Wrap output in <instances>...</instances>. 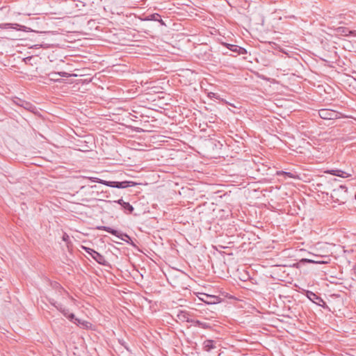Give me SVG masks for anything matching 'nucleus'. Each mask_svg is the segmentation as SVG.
Returning <instances> with one entry per match:
<instances>
[{
	"label": "nucleus",
	"instance_id": "f257e3e1",
	"mask_svg": "<svg viewBox=\"0 0 356 356\" xmlns=\"http://www.w3.org/2000/svg\"><path fill=\"white\" fill-rule=\"evenodd\" d=\"M330 197L334 202L339 204H345L348 197L347 187L340 185L339 187L334 188L330 193Z\"/></svg>",
	"mask_w": 356,
	"mask_h": 356
},
{
	"label": "nucleus",
	"instance_id": "f03ea898",
	"mask_svg": "<svg viewBox=\"0 0 356 356\" xmlns=\"http://www.w3.org/2000/svg\"><path fill=\"white\" fill-rule=\"evenodd\" d=\"M97 229L104 230V231L111 234L112 235L117 236L122 241H124L127 242V243L131 244L132 246L136 247V244L134 243L131 238L125 233H122L118 230L114 229L111 227H106V226L97 227Z\"/></svg>",
	"mask_w": 356,
	"mask_h": 356
},
{
	"label": "nucleus",
	"instance_id": "7ed1b4c3",
	"mask_svg": "<svg viewBox=\"0 0 356 356\" xmlns=\"http://www.w3.org/2000/svg\"><path fill=\"white\" fill-rule=\"evenodd\" d=\"M81 248L84 250L88 254H89L98 264L105 266H108V262L100 253L90 248H88L83 245L81 246Z\"/></svg>",
	"mask_w": 356,
	"mask_h": 356
},
{
	"label": "nucleus",
	"instance_id": "20e7f679",
	"mask_svg": "<svg viewBox=\"0 0 356 356\" xmlns=\"http://www.w3.org/2000/svg\"><path fill=\"white\" fill-rule=\"evenodd\" d=\"M318 115L324 120H334L339 118L341 113L332 109L322 108L318 111Z\"/></svg>",
	"mask_w": 356,
	"mask_h": 356
},
{
	"label": "nucleus",
	"instance_id": "39448f33",
	"mask_svg": "<svg viewBox=\"0 0 356 356\" xmlns=\"http://www.w3.org/2000/svg\"><path fill=\"white\" fill-rule=\"evenodd\" d=\"M137 184L134 181H106L104 183L105 186L117 188H127L128 187H131L136 186Z\"/></svg>",
	"mask_w": 356,
	"mask_h": 356
},
{
	"label": "nucleus",
	"instance_id": "423d86ee",
	"mask_svg": "<svg viewBox=\"0 0 356 356\" xmlns=\"http://www.w3.org/2000/svg\"><path fill=\"white\" fill-rule=\"evenodd\" d=\"M14 102L17 105L31 112H34V111L36 108L35 106L31 102H29L19 98H17L16 100L14 101Z\"/></svg>",
	"mask_w": 356,
	"mask_h": 356
},
{
	"label": "nucleus",
	"instance_id": "0eeeda50",
	"mask_svg": "<svg viewBox=\"0 0 356 356\" xmlns=\"http://www.w3.org/2000/svg\"><path fill=\"white\" fill-rule=\"evenodd\" d=\"M307 297L311 301H312L313 302H314L315 304H316L319 306L324 307V305H325V301L320 296H318V295H316V293H314L312 291H307Z\"/></svg>",
	"mask_w": 356,
	"mask_h": 356
},
{
	"label": "nucleus",
	"instance_id": "6e6552de",
	"mask_svg": "<svg viewBox=\"0 0 356 356\" xmlns=\"http://www.w3.org/2000/svg\"><path fill=\"white\" fill-rule=\"evenodd\" d=\"M191 316L192 314L187 311H179L177 314V318L180 321L193 323L194 319L192 318Z\"/></svg>",
	"mask_w": 356,
	"mask_h": 356
},
{
	"label": "nucleus",
	"instance_id": "1a4fd4ad",
	"mask_svg": "<svg viewBox=\"0 0 356 356\" xmlns=\"http://www.w3.org/2000/svg\"><path fill=\"white\" fill-rule=\"evenodd\" d=\"M224 45L230 51L237 53L238 54H245L247 53V51L245 49L239 47L238 45L228 44V43H224Z\"/></svg>",
	"mask_w": 356,
	"mask_h": 356
},
{
	"label": "nucleus",
	"instance_id": "9d476101",
	"mask_svg": "<svg viewBox=\"0 0 356 356\" xmlns=\"http://www.w3.org/2000/svg\"><path fill=\"white\" fill-rule=\"evenodd\" d=\"M327 173H329L330 175L343 177V178H347L352 176V174L348 172H345L343 170H339V169H335V170H330L326 171Z\"/></svg>",
	"mask_w": 356,
	"mask_h": 356
},
{
	"label": "nucleus",
	"instance_id": "9b49d317",
	"mask_svg": "<svg viewBox=\"0 0 356 356\" xmlns=\"http://www.w3.org/2000/svg\"><path fill=\"white\" fill-rule=\"evenodd\" d=\"M336 31L338 34L341 35L348 36L352 35L355 36L356 35V31H350L346 27H339L336 29Z\"/></svg>",
	"mask_w": 356,
	"mask_h": 356
},
{
	"label": "nucleus",
	"instance_id": "f8f14e48",
	"mask_svg": "<svg viewBox=\"0 0 356 356\" xmlns=\"http://www.w3.org/2000/svg\"><path fill=\"white\" fill-rule=\"evenodd\" d=\"M206 299H202L207 304H216L219 302L220 298L216 296L205 295Z\"/></svg>",
	"mask_w": 356,
	"mask_h": 356
},
{
	"label": "nucleus",
	"instance_id": "ddd939ff",
	"mask_svg": "<svg viewBox=\"0 0 356 356\" xmlns=\"http://www.w3.org/2000/svg\"><path fill=\"white\" fill-rule=\"evenodd\" d=\"M193 324L195 326H197L204 329H210L211 327L209 323L206 322H202L199 320L195 319L193 320Z\"/></svg>",
	"mask_w": 356,
	"mask_h": 356
},
{
	"label": "nucleus",
	"instance_id": "4468645a",
	"mask_svg": "<svg viewBox=\"0 0 356 356\" xmlns=\"http://www.w3.org/2000/svg\"><path fill=\"white\" fill-rule=\"evenodd\" d=\"M67 318L77 325H83V322H82L81 319L76 318L73 313H70L67 316Z\"/></svg>",
	"mask_w": 356,
	"mask_h": 356
},
{
	"label": "nucleus",
	"instance_id": "2eb2a0df",
	"mask_svg": "<svg viewBox=\"0 0 356 356\" xmlns=\"http://www.w3.org/2000/svg\"><path fill=\"white\" fill-rule=\"evenodd\" d=\"M322 264L323 261H316V260H314V259H302L299 261V262L297 264L298 266L299 265H305V264Z\"/></svg>",
	"mask_w": 356,
	"mask_h": 356
},
{
	"label": "nucleus",
	"instance_id": "dca6fc26",
	"mask_svg": "<svg viewBox=\"0 0 356 356\" xmlns=\"http://www.w3.org/2000/svg\"><path fill=\"white\" fill-rule=\"evenodd\" d=\"M215 348V346L213 344V341L212 340H207L204 343V349L206 351H210L211 350Z\"/></svg>",
	"mask_w": 356,
	"mask_h": 356
},
{
	"label": "nucleus",
	"instance_id": "f3484780",
	"mask_svg": "<svg viewBox=\"0 0 356 356\" xmlns=\"http://www.w3.org/2000/svg\"><path fill=\"white\" fill-rule=\"evenodd\" d=\"M122 207L124 211H128L129 213H132L134 211V207L129 202H125L123 203Z\"/></svg>",
	"mask_w": 356,
	"mask_h": 356
},
{
	"label": "nucleus",
	"instance_id": "a211bd4d",
	"mask_svg": "<svg viewBox=\"0 0 356 356\" xmlns=\"http://www.w3.org/2000/svg\"><path fill=\"white\" fill-rule=\"evenodd\" d=\"M161 17L159 13H153L146 17V20L157 21Z\"/></svg>",
	"mask_w": 356,
	"mask_h": 356
},
{
	"label": "nucleus",
	"instance_id": "6ab92c4d",
	"mask_svg": "<svg viewBox=\"0 0 356 356\" xmlns=\"http://www.w3.org/2000/svg\"><path fill=\"white\" fill-rule=\"evenodd\" d=\"M84 178L88 179L89 180H90V181H92L93 182H97V183L102 184H104V183L106 182V180H103V179H101L97 178V177H85Z\"/></svg>",
	"mask_w": 356,
	"mask_h": 356
},
{
	"label": "nucleus",
	"instance_id": "aec40b11",
	"mask_svg": "<svg viewBox=\"0 0 356 356\" xmlns=\"http://www.w3.org/2000/svg\"><path fill=\"white\" fill-rule=\"evenodd\" d=\"M50 75H59L62 77H69L72 76V74L65 72H52L50 74Z\"/></svg>",
	"mask_w": 356,
	"mask_h": 356
},
{
	"label": "nucleus",
	"instance_id": "412c9836",
	"mask_svg": "<svg viewBox=\"0 0 356 356\" xmlns=\"http://www.w3.org/2000/svg\"><path fill=\"white\" fill-rule=\"evenodd\" d=\"M51 304H52L58 310H59L61 313H62V310H63V309H65V307H63V305L60 304V303H58L57 302H50Z\"/></svg>",
	"mask_w": 356,
	"mask_h": 356
},
{
	"label": "nucleus",
	"instance_id": "4be33fe9",
	"mask_svg": "<svg viewBox=\"0 0 356 356\" xmlns=\"http://www.w3.org/2000/svg\"><path fill=\"white\" fill-rule=\"evenodd\" d=\"M209 97L211 98V99H218L220 98V95L217 93H214V92H210L209 94Z\"/></svg>",
	"mask_w": 356,
	"mask_h": 356
},
{
	"label": "nucleus",
	"instance_id": "5701e85b",
	"mask_svg": "<svg viewBox=\"0 0 356 356\" xmlns=\"http://www.w3.org/2000/svg\"><path fill=\"white\" fill-rule=\"evenodd\" d=\"M19 26V24H5V26L6 27H10V28H13V29H17L16 26Z\"/></svg>",
	"mask_w": 356,
	"mask_h": 356
},
{
	"label": "nucleus",
	"instance_id": "b1692460",
	"mask_svg": "<svg viewBox=\"0 0 356 356\" xmlns=\"http://www.w3.org/2000/svg\"><path fill=\"white\" fill-rule=\"evenodd\" d=\"M62 314L67 318V316H68L70 313L69 312V309H63V310H62Z\"/></svg>",
	"mask_w": 356,
	"mask_h": 356
},
{
	"label": "nucleus",
	"instance_id": "393cba45",
	"mask_svg": "<svg viewBox=\"0 0 356 356\" xmlns=\"http://www.w3.org/2000/svg\"><path fill=\"white\" fill-rule=\"evenodd\" d=\"M115 202L122 207L123 205V203H124L125 202H124L122 199H120V200L115 201Z\"/></svg>",
	"mask_w": 356,
	"mask_h": 356
},
{
	"label": "nucleus",
	"instance_id": "a878e982",
	"mask_svg": "<svg viewBox=\"0 0 356 356\" xmlns=\"http://www.w3.org/2000/svg\"><path fill=\"white\" fill-rule=\"evenodd\" d=\"M51 79L55 80V81H59V79H56V76H57V75H51Z\"/></svg>",
	"mask_w": 356,
	"mask_h": 356
},
{
	"label": "nucleus",
	"instance_id": "bb28decb",
	"mask_svg": "<svg viewBox=\"0 0 356 356\" xmlns=\"http://www.w3.org/2000/svg\"><path fill=\"white\" fill-rule=\"evenodd\" d=\"M69 238L68 235H67L66 234H65L63 236V241H67V238Z\"/></svg>",
	"mask_w": 356,
	"mask_h": 356
},
{
	"label": "nucleus",
	"instance_id": "cd10ccee",
	"mask_svg": "<svg viewBox=\"0 0 356 356\" xmlns=\"http://www.w3.org/2000/svg\"><path fill=\"white\" fill-rule=\"evenodd\" d=\"M157 21L159 22L161 25H165L164 22L161 19V17Z\"/></svg>",
	"mask_w": 356,
	"mask_h": 356
},
{
	"label": "nucleus",
	"instance_id": "c85d7f7f",
	"mask_svg": "<svg viewBox=\"0 0 356 356\" xmlns=\"http://www.w3.org/2000/svg\"><path fill=\"white\" fill-rule=\"evenodd\" d=\"M286 175L289 177H293V175L291 172H286Z\"/></svg>",
	"mask_w": 356,
	"mask_h": 356
},
{
	"label": "nucleus",
	"instance_id": "c756f323",
	"mask_svg": "<svg viewBox=\"0 0 356 356\" xmlns=\"http://www.w3.org/2000/svg\"><path fill=\"white\" fill-rule=\"evenodd\" d=\"M86 188V186H82L81 187V188H80V189H81V190H83V189H85Z\"/></svg>",
	"mask_w": 356,
	"mask_h": 356
},
{
	"label": "nucleus",
	"instance_id": "7c9ffc66",
	"mask_svg": "<svg viewBox=\"0 0 356 356\" xmlns=\"http://www.w3.org/2000/svg\"><path fill=\"white\" fill-rule=\"evenodd\" d=\"M31 57H27L25 58V60H31Z\"/></svg>",
	"mask_w": 356,
	"mask_h": 356
},
{
	"label": "nucleus",
	"instance_id": "2f4dec72",
	"mask_svg": "<svg viewBox=\"0 0 356 356\" xmlns=\"http://www.w3.org/2000/svg\"><path fill=\"white\" fill-rule=\"evenodd\" d=\"M94 187H96V186H91L90 188H94Z\"/></svg>",
	"mask_w": 356,
	"mask_h": 356
},
{
	"label": "nucleus",
	"instance_id": "473e14b6",
	"mask_svg": "<svg viewBox=\"0 0 356 356\" xmlns=\"http://www.w3.org/2000/svg\"><path fill=\"white\" fill-rule=\"evenodd\" d=\"M355 199H356V193H355Z\"/></svg>",
	"mask_w": 356,
	"mask_h": 356
}]
</instances>
